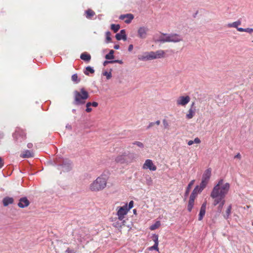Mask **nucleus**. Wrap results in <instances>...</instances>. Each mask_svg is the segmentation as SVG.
Instances as JSON below:
<instances>
[{
    "label": "nucleus",
    "instance_id": "obj_51",
    "mask_svg": "<svg viewBox=\"0 0 253 253\" xmlns=\"http://www.w3.org/2000/svg\"><path fill=\"white\" fill-rule=\"evenodd\" d=\"M112 63V60L111 61H105L103 63V65L104 66H106L108 64Z\"/></svg>",
    "mask_w": 253,
    "mask_h": 253
},
{
    "label": "nucleus",
    "instance_id": "obj_30",
    "mask_svg": "<svg viewBox=\"0 0 253 253\" xmlns=\"http://www.w3.org/2000/svg\"><path fill=\"white\" fill-rule=\"evenodd\" d=\"M114 53L113 50H110L109 53L105 55V58L108 60L113 59L114 58Z\"/></svg>",
    "mask_w": 253,
    "mask_h": 253
},
{
    "label": "nucleus",
    "instance_id": "obj_45",
    "mask_svg": "<svg viewBox=\"0 0 253 253\" xmlns=\"http://www.w3.org/2000/svg\"><path fill=\"white\" fill-rule=\"evenodd\" d=\"M65 253H76V251L74 249H71L69 248L65 251Z\"/></svg>",
    "mask_w": 253,
    "mask_h": 253
},
{
    "label": "nucleus",
    "instance_id": "obj_64",
    "mask_svg": "<svg viewBox=\"0 0 253 253\" xmlns=\"http://www.w3.org/2000/svg\"><path fill=\"white\" fill-rule=\"evenodd\" d=\"M252 225H253V222L252 223Z\"/></svg>",
    "mask_w": 253,
    "mask_h": 253
},
{
    "label": "nucleus",
    "instance_id": "obj_19",
    "mask_svg": "<svg viewBox=\"0 0 253 253\" xmlns=\"http://www.w3.org/2000/svg\"><path fill=\"white\" fill-rule=\"evenodd\" d=\"M88 237H89L87 234H85V233L81 231L78 235L77 240L79 242L83 243L86 241L88 238Z\"/></svg>",
    "mask_w": 253,
    "mask_h": 253
},
{
    "label": "nucleus",
    "instance_id": "obj_14",
    "mask_svg": "<svg viewBox=\"0 0 253 253\" xmlns=\"http://www.w3.org/2000/svg\"><path fill=\"white\" fill-rule=\"evenodd\" d=\"M152 51L145 52L142 55L138 56V59L142 61L153 60Z\"/></svg>",
    "mask_w": 253,
    "mask_h": 253
},
{
    "label": "nucleus",
    "instance_id": "obj_48",
    "mask_svg": "<svg viewBox=\"0 0 253 253\" xmlns=\"http://www.w3.org/2000/svg\"><path fill=\"white\" fill-rule=\"evenodd\" d=\"M112 63H118L119 64H122L123 63V62L122 60H112Z\"/></svg>",
    "mask_w": 253,
    "mask_h": 253
},
{
    "label": "nucleus",
    "instance_id": "obj_21",
    "mask_svg": "<svg viewBox=\"0 0 253 253\" xmlns=\"http://www.w3.org/2000/svg\"><path fill=\"white\" fill-rule=\"evenodd\" d=\"M2 202L3 206L6 207L9 204H12L13 202V199L12 198L7 197L3 199Z\"/></svg>",
    "mask_w": 253,
    "mask_h": 253
},
{
    "label": "nucleus",
    "instance_id": "obj_3",
    "mask_svg": "<svg viewBox=\"0 0 253 253\" xmlns=\"http://www.w3.org/2000/svg\"><path fill=\"white\" fill-rule=\"evenodd\" d=\"M107 177L105 174H102L98 177L95 180L91 183L89 189L91 191H99L104 189L107 184Z\"/></svg>",
    "mask_w": 253,
    "mask_h": 253
},
{
    "label": "nucleus",
    "instance_id": "obj_26",
    "mask_svg": "<svg viewBox=\"0 0 253 253\" xmlns=\"http://www.w3.org/2000/svg\"><path fill=\"white\" fill-rule=\"evenodd\" d=\"M80 58L85 61L88 62L91 59V56L89 54L84 52L81 55Z\"/></svg>",
    "mask_w": 253,
    "mask_h": 253
},
{
    "label": "nucleus",
    "instance_id": "obj_50",
    "mask_svg": "<svg viewBox=\"0 0 253 253\" xmlns=\"http://www.w3.org/2000/svg\"><path fill=\"white\" fill-rule=\"evenodd\" d=\"M98 104L96 102H93L92 103H91V106H92L94 107H96L98 106Z\"/></svg>",
    "mask_w": 253,
    "mask_h": 253
},
{
    "label": "nucleus",
    "instance_id": "obj_39",
    "mask_svg": "<svg viewBox=\"0 0 253 253\" xmlns=\"http://www.w3.org/2000/svg\"><path fill=\"white\" fill-rule=\"evenodd\" d=\"M133 144L136 145H137L138 147H139L140 148H143L144 147L143 144L142 142H139V141H135L133 143Z\"/></svg>",
    "mask_w": 253,
    "mask_h": 253
},
{
    "label": "nucleus",
    "instance_id": "obj_5",
    "mask_svg": "<svg viewBox=\"0 0 253 253\" xmlns=\"http://www.w3.org/2000/svg\"><path fill=\"white\" fill-rule=\"evenodd\" d=\"M55 163L58 166V169L61 170V172H68L72 169V163L67 159L58 157L56 158Z\"/></svg>",
    "mask_w": 253,
    "mask_h": 253
},
{
    "label": "nucleus",
    "instance_id": "obj_4",
    "mask_svg": "<svg viewBox=\"0 0 253 253\" xmlns=\"http://www.w3.org/2000/svg\"><path fill=\"white\" fill-rule=\"evenodd\" d=\"M135 155L129 152H124L114 158L115 162L120 164L128 165L133 162Z\"/></svg>",
    "mask_w": 253,
    "mask_h": 253
},
{
    "label": "nucleus",
    "instance_id": "obj_18",
    "mask_svg": "<svg viewBox=\"0 0 253 253\" xmlns=\"http://www.w3.org/2000/svg\"><path fill=\"white\" fill-rule=\"evenodd\" d=\"M207 202H205L202 205L200 213L199 214V220H202L205 214L206 213V209Z\"/></svg>",
    "mask_w": 253,
    "mask_h": 253
},
{
    "label": "nucleus",
    "instance_id": "obj_17",
    "mask_svg": "<svg viewBox=\"0 0 253 253\" xmlns=\"http://www.w3.org/2000/svg\"><path fill=\"white\" fill-rule=\"evenodd\" d=\"M22 134L20 133V132L18 131H16L13 134L14 138L16 139L17 141L21 142L25 138V134L24 132H21Z\"/></svg>",
    "mask_w": 253,
    "mask_h": 253
},
{
    "label": "nucleus",
    "instance_id": "obj_57",
    "mask_svg": "<svg viewBox=\"0 0 253 253\" xmlns=\"http://www.w3.org/2000/svg\"><path fill=\"white\" fill-rule=\"evenodd\" d=\"M196 109V107L195 106V102H192V103L191 105V107L190 109Z\"/></svg>",
    "mask_w": 253,
    "mask_h": 253
},
{
    "label": "nucleus",
    "instance_id": "obj_23",
    "mask_svg": "<svg viewBox=\"0 0 253 253\" xmlns=\"http://www.w3.org/2000/svg\"><path fill=\"white\" fill-rule=\"evenodd\" d=\"M232 210V205L230 204L229 205L225 211V213L223 214V216L225 219H227L229 218Z\"/></svg>",
    "mask_w": 253,
    "mask_h": 253
},
{
    "label": "nucleus",
    "instance_id": "obj_58",
    "mask_svg": "<svg viewBox=\"0 0 253 253\" xmlns=\"http://www.w3.org/2000/svg\"><path fill=\"white\" fill-rule=\"evenodd\" d=\"M194 143V141L193 140H189L187 144L188 145L190 146L192 145Z\"/></svg>",
    "mask_w": 253,
    "mask_h": 253
},
{
    "label": "nucleus",
    "instance_id": "obj_10",
    "mask_svg": "<svg viewBox=\"0 0 253 253\" xmlns=\"http://www.w3.org/2000/svg\"><path fill=\"white\" fill-rule=\"evenodd\" d=\"M143 169H149L150 170L155 171L157 169L156 166L153 164L152 161L147 159L142 167Z\"/></svg>",
    "mask_w": 253,
    "mask_h": 253
},
{
    "label": "nucleus",
    "instance_id": "obj_33",
    "mask_svg": "<svg viewBox=\"0 0 253 253\" xmlns=\"http://www.w3.org/2000/svg\"><path fill=\"white\" fill-rule=\"evenodd\" d=\"M86 14V17L87 18H90L95 15V12L91 9H88L85 11Z\"/></svg>",
    "mask_w": 253,
    "mask_h": 253
},
{
    "label": "nucleus",
    "instance_id": "obj_13",
    "mask_svg": "<svg viewBox=\"0 0 253 253\" xmlns=\"http://www.w3.org/2000/svg\"><path fill=\"white\" fill-rule=\"evenodd\" d=\"M119 18L121 20H124L126 23L129 24L134 18V16L132 14H126L120 15Z\"/></svg>",
    "mask_w": 253,
    "mask_h": 253
},
{
    "label": "nucleus",
    "instance_id": "obj_42",
    "mask_svg": "<svg viewBox=\"0 0 253 253\" xmlns=\"http://www.w3.org/2000/svg\"><path fill=\"white\" fill-rule=\"evenodd\" d=\"M149 250L150 251H152L153 250H156V251H158V250H159L158 246L157 245V244H154V246L150 247L149 248Z\"/></svg>",
    "mask_w": 253,
    "mask_h": 253
},
{
    "label": "nucleus",
    "instance_id": "obj_56",
    "mask_svg": "<svg viewBox=\"0 0 253 253\" xmlns=\"http://www.w3.org/2000/svg\"><path fill=\"white\" fill-rule=\"evenodd\" d=\"M237 29L239 32H245V29L244 28L238 27Z\"/></svg>",
    "mask_w": 253,
    "mask_h": 253
},
{
    "label": "nucleus",
    "instance_id": "obj_7",
    "mask_svg": "<svg viewBox=\"0 0 253 253\" xmlns=\"http://www.w3.org/2000/svg\"><path fill=\"white\" fill-rule=\"evenodd\" d=\"M211 174V168L207 169L204 172L202 181L200 184L203 187H206L208 184Z\"/></svg>",
    "mask_w": 253,
    "mask_h": 253
},
{
    "label": "nucleus",
    "instance_id": "obj_41",
    "mask_svg": "<svg viewBox=\"0 0 253 253\" xmlns=\"http://www.w3.org/2000/svg\"><path fill=\"white\" fill-rule=\"evenodd\" d=\"M163 124L165 128H168L169 127V123L166 119L163 120Z\"/></svg>",
    "mask_w": 253,
    "mask_h": 253
},
{
    "label": "nucleus",
    "instance_id": "obj_12",
    "mask_svg": "<svg viewBox=\"0 0 253 253\" xmlns=\"http://www.w3.org/2000/svg\"><path fill=\"white\" fill-rule=\"evenodd\" d=\"M165 51L163 50H158L156 51H152L153 59L164 58L165 55Z\"/></svg>",
    "mask_w": 253,
    "mask_h": 253
},
{
    "label": "nucleus",
    "instance_id": "obj_40",
    "mask_svg": "<svg viewBox=\"0 0 253 253\" xmlns=\"http://www.w3.org/2000/svg\"><path fill=\"white\" fill-rule=\"evenodd\" d=\"M106 41H107V42H110L111 40V33L110 32H106Z\"/></svg>",
    "mask_w": 253,
    "mask_h": 253
},
{
    "label": "nucleus",
    "instance_id": "obj_25",
    "mask_svg": "<svg viewBox=\"0 0 253 253\" xmlns=\"http://www.w3.org/2000/svg\"><path fill=\"white\" fill-rule=\"evenodd\" d=\"M34 157V153L32 151L26 150L22 154L23 158H30Z\"/></svg>",
    "mask_w": 253,
    "mask_h": 253
},
{
    "label": "nucleus",
    "instance_id": "obj_53",
    "mask_svg": "<svg viewBox=\"0 0 253 253\" xmlns=\"http://www.w3.org/2000/svg\"><path fill=\"white\" fill-rule=\"evenodd\" d=\"M234 158H237V159H241V154L239 153H238L237 154H236L234 156Z\"/></svg>",
    "mask_w": 253,
    "mask_h": 253
},
{
    "label": "nucleus",
    "instance_id": "obj_34",
    "mask_svg": "<svg viewBox=\"0 0 253 253\" xmlns=\"http://www.w3.org/2000/svg\"><path fill=\"white\" fill-rule=\"evenodd\" d=\"M120 28V26L119 25L117 24H112L111 26V29L112 30H113L115 33H116L119 31V30Z\"/></svg>",
    "mask_w": 253,
    "mask_h": 253
},
{
    "label": "nucleus",
    "instance_id": "obj_44",
    "mask_svg": "<svg viewBox=\"0 0 253 253\" xmlns=\"http://www.w3.org/2000/svg\"><path fill=\"white\" fill-rule=\"evenodd\" d=\"M197 195H196V193L192 192V193L191 194V195L190 196L189 199L195 201V199L196 197H197Z\"/></svg>",
    "mask_w": 253,
    "mask_h": 253
},
{
    "label": "nucleus",
    "instance_id": "obj_47",
    "mask_svg": "<svg viewBox=\"0 0 253 253\" xmlns=\"http://www.w3.org/2000/svg\"><path fill=\"white\" fill-rule=\"evenodd\" d=\"M194 141V143H196V144H199L200 142H201V140L200 139L198 138V137H196L194 139V140H193Z\"/></svg>",
    "mask_w": 253,
    "mask_h": 253
},
{
    "label": "nucleus",
    "instance_id": "obj_22",
    "mask_svg": "<svg viewBox=\"0 0 253 253\" xmlns=\"http://www.w3.org/2000/svg\"><path fill=\"white\" fill-rule=\"evenodd\" d=\"M196 113V109H189L188 113L186 115V117L188 119H192L195 115Z\"/></svg>",
    "mask_w": 253,
    "mask_h": 253
},
{
    "label": "nucleus",
    "instance_id": "obj_11",
    "mask_svg": "<svg viewBox=\"0 0 253 253\" xmlns=\"http://www.w3.org/2000/svg\"><path fill=\"white\" fill-rule=\"evenodd\" d=\"M225 201L224 199L221 198H216V199H214V201L213 202V205L215 206L218 205L217 207V210L219 212H221L222 211V209L223 206L225 204Z\"/></svg>",
    "mask_w": 253,
    "mask_h": 253
},
{
    "label": "nucleus",
    "instance_id": "obj_27",
    "mask_svg": "<svg viewBox=\"0 0 253 253\" xmlns=\"http://www.w3.org/2000/svg\"><path fill=\"white\" fill-rule=\"evenodd\" d=\"M194 182H195V180H192L188 184V186L187 187L185 193V196H187L188 195V194L189 193V192H190V190L192 186L194 184Z\"/></svg>",
    "mask_w": 253,
    "mask_h": 253
},
{
    "label": "nucleus",
    "instance_id": "obj_36",
    "mask_svg": "<svg viewBox=\"0 0 253 253\" xmlns=\"http://www.w3.org/2000/svg\"><path fill=\"white\" fill-rule=\"evenodd\" d=\"M72 80L76 83H78L80 81V80H78V77L77 74H75L72 76Z\"/></svg>",
    "mask_w": 253,
    "mask_h": 253
},
{
    "label": "nucleus",
    "instance_id": "obj_1",
    "mask_svg": "<svg viewBox=\"0 0 253 253\" xmlns=\"http://www.w3.org/2000/svg\"><path fill=\"white\" fill-rule=\"evenodd\" d=\"M230 186L229 183H224L222 179H220L213 188L211 193V197L213 199H224L229 190Z\"/></svg>",
    "mask_w": 253,
    "mask_h": 253
},
{
    "label": "nucleus",
    "instance_id": "obj_35",
    "mask_svg": "<svg viewBox=\"0 0 253 253\" xmlns=\"http://www.w3.org/2000/svg\"><path fill=\"white\" fill-rule=\"evenodd\" d=\"M146 183L148 185H151L153 183V180L151 177L149 176L146 177Z\"/></svg>",
    "mask_w": 253,
    "mask_h": 253
},
{
    "label": "nucleus",
    "instance_id": "obj_52",
    "mask_svg": "<svg viewBox=\"0 0 253 253\" xmlns=\"http://www.w3.org/2000/svg\"><path fill=\"white\" fill-rule=\"evenodd\" d=\"M3 166V161L1 157H0V169Z\"/></svg>",
    "mask_w": 253,
    "mask_h": 253
},
{
    "label": "nucleus",
    "instance_id": "obj_2",
    "mask_svg": "<svg viewBox=\"0 0 253 253\" xmlns=\"http://www.w3.org/2000/svg\"><path fill=\"white\" fill-rule=\"evenodd\" d=\"M155 42H174L177 43L183 41V37L176 33H161L159 35L155 36L154 38Z\"/></svg>",
    "mask_w": 253,
    "mask_h": 253
},
{
    "label": "nucleus",
    "instance_id": "obj_46",
    "mask_svg": "<svg viewBox=\"0 0 253 253\" xmlns=\"http://www.w3.org/2000/svg\"><path fill=\"white\" fill-rule=\"evenodd\" d=\"M154 241L155 242L154 244H156V243H157V245L158 246L159 242H158V237L157 235H155V238L154 239Z\"/></svg>",
    "mask_w": 253,
    "mask_h": 253
},
{
    "label": "nucleus",
    "instance_id": "obj_29",
    "mask_svg": "<svg viewBox=\"0 0 253 253\" xmlns=\"http://www.w3.org/2000/svg\"><path fill=\"white\" fill-rule=\"evenodd\" d=\"M161 225V222L160 221H156L154 224H152L150 227V229L151 230H154L157 228H158Z\"/></svg>",
    "mask_w": 253,
    "mask_h": 253
},
{
    "label": "nucleus",
    "instance_id": "obj_62",
    "mask_svg": "<svg viewBox=\"0 0 253 253\" xmlns=\"http://www.w3.org/2000/svg\"><path fill=\"white\" fill-rule=\"evenodd\" d=\"M66 127H67V128H68L69 129H71V126H66Z\"/></svg>",
    "mask_w": 253,
    "mask_h": 253
},
{
    "label": "nucleus",
    "instance_id": "obj_15",
    "mask_svg": "<svg viewBox=\"0 0 253 253\" xmlns=\"http://www.w3.org/2000/svg\"><path fill=\"white\" fill-rule=\"evenodd\" d=\"M148 29L145 27H141L138 30V35L141 39H145L147 36Z\"/></svg>",
    "mask_w": 253,
    "mask_h": 253
},
{
    "label": "nucleus",
    "instance_id": "obj_37",
    "mask_svg": "<svg viewBox=\"0 0 253 253\" xmlns=\"http://www.w3.org/2000/svg\"><path fill=\"white\" fill-rule=\"evenodd\" d=\"M91 106V102H87L86 104V112H87V113H89V112H90L91 111H92V109L90 107Z\"/></svg>",
    "mask_w": 253,
    "mask_h": 253
},
{
    "label": "nucleus",
    "instance_id": "obj_38",
    "mask_svg": "<svg viewBox=\"0 0 253 253\" xmlns=\"http://www.w3.org/2000/svg\"><path fill=\"white\" fill-rule=\"evenodd\" d=\"M103 74L104 76H105L106 77V78L108 80L110 79L112 77V74L111 72H108L106 71L104 72Z\"/></svg>",
    "mask_w": 253,
    "mask_h": 253
},
{
    "label": "nucleus",
    "instance_id": "obj_59",
    "mask_svg": "<svg viewBox=\"0 0 253 253\" xmlns=\"http://www.w3.org/2000/svg\"><path fill=\"white\" fill-rule=\"evenodd\" d=\"M27 147L29 148H31L32 147H33V144L31 143H29L28 144H27Z\"/></svg>",
    "mask_w": 253,
    "mask_h": 253
},
{
    "label": "nucleus",
    "instance_id": "obj_6",
    "mask_svg": "<svg viewBox=\"0 0 253 253\" xmlns=\"http://www.w3.org/2000/svg\"><path fill=\"white\" fill-rule=\"evenodd\" d=\"M75 103L80 105L85 103V100L89 97L88 93L84 88H82L80 91L74 92Z\"/></svg>",
    "mask_w": 253,
    "mask_h": 253
},
{
    "label": "nucleus",
    "instance_id": "obj_16",
    "mask_svg": "<svg viewBox=\"0 0 253 253\" xmlns=\"http://www.w3.org/2000/svg\"><path fill=\"white\" fill-rule=\"evenodd\" d=\"M30 202L26 197H23L19 200L18 206L21 208H24L29 205Z\"/></svg>",
    "mask_w": 253,
    "mask_h": 253
},
{
    "label": "nucleus",
    "instance_id": "obj_61",
    "mask_svg": "<svg viewBox=\"0 0 253 253\" xmlns=\"http://www.w3.org/2000/svg\"><path fill=\"white\" fill-rule=\"evenodd\" d=\"M154 123H155V124H156L157 125H159L160 124V121L159 120H158Z\"/></svg>",
    "mask_w": 253,
    "mask_h": 253
},
{
    "label": "nucleus",
    "instance_id": "obj_20",
    "mask_svg": "<svg viewBox=\"0 0 253 253\" xmlns=\"http://www.w3.org/2000/svg\"><path fill=\"white\" fill-rule=\"evenodd\" d=\"M116 38L117 40H126V35L125 30H122L120 33L116 35Z\"/></svg>",
    "mask_w": 253,
    "mask_h": 253
},
{
    "label": "nucleus",
    "instance_id": "obj_9",
    "mask_svg": "<svg viewBox=\"0 0 253 253\" xmlns=\"http://www.w3.org/2000/svg\"><path fill=\"white\" fill-rule=\"evenodd\" d=\"M190 101V97L187 96H180L176 100V104L182 106H185Z\"/></svg>",
    "mask_w": 253,
    "mask_h": 253
},
{
    "label": "nucleus",
    "instance_id": "obj_55",
    "mask_svg": "<svg viewBox=\"0 0 253 253\" xmlns=\"http://www.w3.org/2000/svg\"><path fill=\"white\" fill-rule=\"evenodd\" d=\"M133 46L132 44H130L129 46H128V50L129 51H131L133 49Z\"/></svg>",
    "mask_w": 253,
    "mask_h": 253
},
{
    "label": "nucleus",
    "instance_id": "obj_63",
    "mask_svg": "<svg viewBox=\"0 0 253 253\" xmlns=\"http://www.w3.org/2000/svg\"><path fill=\"white\" fill-rule=\"evenodd\" d=\"M133 213H134V214H135V213H136V210L135 209H134V210H133Z\"/></svg>",
    "mask_w": 253,
    "mask_h": 253
},
{
    "label": "nucleus",
    "instance_id": "obj_8",
    "mask_svg": "<svg viewBox=\"0 0 253 253\" xmlns=\"http://www.w3.org/2000/svg\"><path fill=\"white\" fill-rule=\"evenodd\" d=\"M118 209L117 215H118V219L122 221L124 219L125 215H126L128 211L127 210V204L124 206L118 207Z\"/></svg>",
    "mask_w": 253,
    "mask_h": 253
},
{
    "label": "nucleus",
    "instance_id": "obj_24",
    "mask_svg": "<svg viewBox=\"0 0 253 253\" xmlns=\"http://www.w3.org/2000/svg\"><path fill=\"white\" fill-rule=\"evenodd\" d=\"M241 25V21L240 20H238L233 23H229L227 25V27L229 28H235L237 29L238 26Z\"/></svg>",
    "mask_w": 253,
    "mask_h": 253
},
{
    "label": "nucleus",
    "instance_id": "obj_32",
    "mask_svg": "<svg viewBox=\"0 0 253 253\" xmlns=\"http://www.w3.org/2000/svg\"><path fill=\"white\" fill-rule=\"evenodd\" d=\"M89 73H90L91 74H93L94 73V69L90 66L86 67L85 68V71L84 72V73L86 75H88Z\"/></svg>",
    "mask_w": 253,
    "mask_h": 253
},
{
    "label": "nucleus",
    "instance_id": "obj_28",
    "mask_svg": "<svg viewBox=\"0 0 253 253\" xmlns=\"http://www.w3.org/2000/svg\"><path fill=\"white\" fill-rule=\"evenodd\" d=\"M205 188V187H202V185L200 184L199 186H196L192 192L196 193L197 195L199 193H200L202 191V190Z\"/></svg>",
    "mask_w": 253,
    "mask_h": 253
},
{
    "label": "nucleus",
    "instance_id": "obj_43",
    "mask_svg": "<svg viewBox=\"0 0 253 253\" xmlns=\"http://www.w3.org/2000/svg\"><path fill=\"white\" fill-rule=\"evenodd\" d=\"M133 206V201H131L129 203L128 206H127V211H129V210H130L131 208H132Z\"/></svg>",
    "mask_w": 253,
    "mask_h": 253
},
{
    "label": "nucleus",
    "instance_id": "obj_54",
    "mask_svg": "<svg viewBox=\"0 0 253 253\" xmlns=\"http://www.w3.org/2000/svg\"><path fill=\"white\" fill-rule=\"evenodd\" d=\"M155 125V123L154 122H152V123H150L148 126H147V129H149L150 128H151V127H152L154 125Z\"/></svg>",
    "mask_w": 253,
    "mask_h": 253
},
{
    "label": "nucleus",
    "instance_id": "obj_49",
    "mask_svg": "<svg viewBox=\"0 0 253 253\" xmlns=\"http://www.w3.org/2000/svg\"><path fill=\"white\" fill-rule=\"evenodd\" d=\"M245 32H247L249 33H251L253 32V29L252 28H246L245 29Z\"/></svg>",
    "mask_w": 253,
    "mask_h": 253
},
{
    "label": "nucleus",
    "instance_id": "obj_31",
    "mask_svg": "<svg viewBox=\"0 0 253 253\" xmlns=\"http://www.w3.org/2000/svg\"><path fill=\"white\" fill-rule=\"evenodd\" d=\"M194 204V201L189 199L188 202V205L187 206L188 211L190 212L191 211Z\"/></svg>",
    "mask_w": 253,
    "mask_h": 253
},
{
    "label": "nucleus",
    "instance_id": "obj_60",
    "mask_svg": "<svg viewBox=\"0 0 253 253\" xmlns=\"http://www.w3.org/2000/svg\"><path fill=\"white\" fill-rule=\"evenodd\" d=\"M114 48H115V49H119V48H120V46H119V45H118V44H116V45H115L114 46Z\"/></svg>",
    "mask_w": 253,
    "mask_h": 253
}]
</instances>
